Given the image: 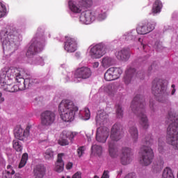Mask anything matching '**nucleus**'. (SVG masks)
<instances>
[{"label":"nucleus","mask_w":178,"mask_h":178,"mask_svg":"<svg viewBox=\"0 0 178 178\" xmlns=\"http://www.w3.org/2000/svg\"><path fill=\"white\" fill-rule=\"evenodd\" d=\"M131 109L138 118L139 124H140L141 127L144 130H147L149 127V122L145 113V101L143 95H137L134 98L131 104Z\"/></svg>","instance_id":"7ed1b4c3"},{"label":"nucleus","mask_w":178,"mask_h":178,"mask_svg":"<svg viewBox=\"0 0 178 178\" xmlns=\"http://www.w3.org/2000/svg\"><path fill=\"white\" fill-rule=\"evenodd\" d=\"M107 92H108V95H110V97H113V95H115L116 94L117 90H116V88H115V86H108Z\"/></svg>","instance_id":"a19ab883"},{"label":"nucleus","mask_w":178,"mask_h":178,"mask_svg":"<svg viewBox=\"0 0 178 178\" xmlns=\"http://www.w3.org/2000/svg\"><path fill=\"white\" fill-rule=\"evenodd\" d=\"M123 137V129L120 124H115L111 128L110 140L111 143L119 141Z\"/></svg>","instance_id":"4468645a"},{"label":"nucleus","mask_w":178,"mask_h":178,"mask_svg":"<svg viewBox=\"0 0 178 178\" xmlns=\"http://www.w3.org/2000/svg\"><path fill=\"white\" fill-rule=\"evenodd\" d=\"M5 6L0 3V18L5 15Z\"/></svg>","instance_id":"09e8293b"},{"label":"nucleus","mask_w":178,"mask_h":178,"mask_svg":"<svg viewBox=\"0 0 178 178\" xmlns=\"http://www.w3.org/2000/svg\"><path fill=\"white\" fill-rule=\"evenodd\" d=\"M162 178H175L173 175V171L170 168L167 167L163 171Z\"/></svg>","instance_id":"f704fd0d"},{"label":"nucleus","mask_w":178,"mask_h":178,"mask_svg":"<svg viewBox=\"0 0 178 178\" xmlns=\"http://www.w3.org/2000/svg\"><path fill=\"white\" fill-rule=\"evenodd\" d=\"M82 5L86 8H88L89 6H91V5H92V0H83Z\"/></svg>","instance_id":"49530a36"},{"label":"nucleus","mask_w":178,"mask_h":178,"mask_svg":"<svg viewBox=\"0 0 178 178\" xmlns=\"http://www.w3.org/2000/svg\"><path fill=\"white\" fill-rule=\"evenodd\" d=\"M86 151V147L84 146H81V147H79L78 149H77V154H78V156L79 158H81V156H83V155H84V152Z\"/></svg>","instance_id":"c03bdc74"},{"label":"nucleus","mask_w":178,"mask_h":178,"mask_svg":"<svg viewBox=\"0 0 178 178\" xmlns=\"http://www.w3.org/2000/svg\"><path fill=\"white\" fill-rule=\"evenodd\" d=\"M58 111L60 112V118L63 122H72L74 120V114L79 111V108L72 100L65 99L60 103Z\"/></svg>","instance_id":"0eeeda50"},{"label":"nucleus","mask_w":178,"mask_h":178,"mask_svg":"<svg viewBox=\"0 0 178 178\" xmlns=\"http://www.w3.org/2000/svg\"><path fill=\"white\" fill-rule=\"evenodd\" d=\"M108 155L111 158H118L119 156V149L116 147L115 142L108 141Z\"/></svg>","instance_id":"aec40b11"},{"label":"nucleus","mask_w":178,"mask_h":178,"mask_svg":"<svg viewBox=\"0 0 178 178\" xmlns=\"http://www.w3.org/2000/svg\"><path fill=\"white\" fill-rule=\"evenodd\" d=\"M15 81H22V73L17 68L13 67H4L0 71V80L1 81H8V80H13Z\"/></svg>","instance_id":"6e6552de"},{"label":"nucleus","mask_w":178,"mask_h":178,"mask_svg":"<svg viewBox=\"0 0 178 178\" xmlns=\"http://www.w3.org/2000/svg\"><path fill=\"white\" fill-rule=\"evenodd\" d=\"M115 56L119 60H128L130 58V49H122L120 51H116Z\"/></svg>","instance_id":"412c9836"},{"label":"nucleus","mask_w":178,"mask_h":178,"mask_svg":"<svg viewBox=\"0 0 178 178\" xmlns=\"http://www.w3.org/2000/svg\"><path fill=\"white\" fill-rule=\"evenodd\" d=\"M116 116L118 119L123 118V108L120 104L116 106Z\"/></svg>","instance_id":"ea45409f"},{"label":"nucleus","mask_w":178,"mask_h":178,"mask_svg":"<svg viewBox=\"0 0 178 178\" xmlns=\"http://www.w3.org/2000/svg\"><path fill=\"white\" fill-rule=\"evenodd\" d=\"M62 156H63V154H58V159L56 163L55 170L58 172V173H60V172H63V169L65 167V163H63V160H62Z\"/></svg>","instance_id":"b1692460"},{"label":"nucleus","mask_w":178,"mask_h":178,"mask_svg":"<svg viewBox=\"0 0 178 178\" xmlns=\"http://www.w3.org/2000/svg\"><path fill=\"white\" fill-rule=\"evenodd\" d=\"M92 154L101 156L102 155V146L93 143L91 147Z\"/></svg>","instance_id":"c85d7f7f"},{"label":"nucleus","mask_w":178,"mask_h":178,"mask_svg":"<svg viewBox=\"0 0 178 178\" xmlns=\"http://www.w3.org/2000/svg\"><path fill=\"white\" fill-rule=\"evenodd\" d=\"M43 155L47 161H52L55 156V152L51 148H49L44 152Z\"/></svg>","instance_id":"7c9ffc66"},{"label":"nucleus","mask_w":178,"mask_h":178,"mask_svg":"<svg viewBox=\"0 0 178 178\" xmlns=\"http://www.w3.org/2000/svg\"><path fill=\"white\" fill-rule=\"evenodd\" d=\"M106 54V46L99 43L90 49V55L92 59H99Z\"/></svg>","instance_id":"f8f14e48"},{"label":"nucleus","mask_w":178,"mask_h":178,"mask_svg":"<svg viewBox=\"0 0 178 178\" xmlns=\"http://www.w3.org/2000/svg\"><path fill=\"white\" fill-rule=\"evenodd\" d=\"M7 170H13V169H12V165H8L7 166Z\"/></svg>","instance_id":"680f3d73"},{"label":"nucleus","mask_w":178,"mask_h":178,"mask_svg":"<svg viewBox=\"0 0 178 178\" xmlns=\"http://www.w3.org/2000/svg\"><path fill=\"white\" fill-rule=\"evenodd\" d=\"M0 40L3 51H16L22 40L20 31L16 28H10L8 31H1Z\"/></svg>","instance_id":"f03ea898"},{"label":"nucleus","mask_w":178,"mask_h":178,"mask_svg":"<svg viewBox=\"0 0 178 178\" xmlns=\"http://www.w3.org/2000/svg\"><path fill=\"white\" fill-rule=\"evenodd\" d=\"M130 137L134 143H137L138 140V129L137 127L133 126L129 127V130Z\"/></svg>","instance_id":"a878e982"},{"label":"nucleus","mask_w":178,"mask_h":178,"mask_svg":"<svg viewBox=\"0 0 178 178\" xmlns=\"http://www.w3.org/2000/svg\"><path fill=\"white\" fill-rule=\"evenodd\" d=\"M154 136L152 135H148L145 139V144L140 147L139 152L140 159V162L144 166H148L152 163L154 161V150L151 148V145L154 144Z\"/></svg>","instance_id":"423d86ee"},{"label":"nucleus","mask_w":178,"mask_h":178,"mask_svg":"<svg viewBox=\"0 0 178 178\" xmlns=\"http://www.w3.org/2000/svg\"><path fill=\"white\" fill-rule=\"evenodd\" d=\"M104 79L106 80V81H112L115 80L111 68L107 70V71L105 72Z\"/></svg>","instance_id":"4c0bfd02"},{"label":"nucleus","mask_w":178,"mask_h":178,"mask_svg":"<svg viewBox=\"0 0 178 178\" xmlns=\"http://www.w3.org/2000/svg\"><path fill=\"white\" fill-rule=\"evenodd\" d=\"M92 74V72L88 67H81L75 70L73 74L69 73L67 74V79L66 81H69L70 80V77H72L71 81H73L74 83H79L81 80L90 79Z\"/></svg>","instance_id":"1a4fd4ad"},{"label":"nucleus","mask_w":178,"mask_h":178,"mask_svg":"<svg viewBox=\"0 0 178 178\" xmlns=\"http://www.w3.org/2000/svg\"><path fill=\"white\" fill-rule=\"evenodd\" d=\"M155 26H156V23L154 21H145L140 24L136 29V31L138 34L145 35L148 34V33H151L155 29Z\"/></svg>","instance_id":"ddd939ff"},{"label":"nucleus","mask_w":178,"mask_h":178,"mask_svg":"<svg viewBox=\"0 0 178 178\" xmlns=\"http://www.w3.org/2000/svg\"><path fill=\"white\" fill-rule=\"evenodd\" d=\"M163 147H165V142H163V138H159V152H163Z\"/></svg>","instance_id":"79ce46f5"},{"label":"nucleus","mask_w":178,"mask_h":178,"mask_svg":"<svg viewBox=\"0 0 178 178\" xmlns=\"http://www.w3.org/2000/svg\"><path fill=\"white\" fill-rule=\"evenodd\" d=\"M58 144L63 146L69 145V141L67 139H61L58 141Z\"/></svg>","instance_id":"3c124183"},{"label":"nucleus","mask_w":178,"mask_h":178,"mask_svg":"<svg viewBox=\"0 0 178 178\" xmlns=\"http://www.w3.org/2000/svg\"><path fill=\"white\" fill-rule=\"evenodd\" d=\"M162 9V2L160 0H156L152 8L153 13H159Z\"/></svg>","instance_id":"72a5a7b5"},{"label":"nucleus","mask_w":178,"mask_h":178,"mask_svg":"<svg viewBox=\"0 0 178 178\" xmlns=\"http://www.w3.org/2000/svg\"><path fill=\"white\" fill-rule=\"evenodd\" d=\"M64 49L66 52L72 54L77 51V41L73 38L65 36Z\"/></svg>","instance_id":"f3484780"},{"label":"nucleus","mask_w":178,"mask_h":178,"mask_svg":"<svg viewBox=\"0 0 178 178\" xmlns=\"http://www.w3.org/2000/svg\"><path fill=\"white\" fill-rule=\"evenodd\" d=\"M45 47V37H44V30L41 28H38L36 34L34 38L31 41L28 49L26 51V56L29 59V63L31 65H40V66H44L45 63H44V58L42 57H37L33 61H31V58L42 51Z\"/></svg>","instance_id":"f257e3e1"},{"label":"nucleus","mask_w":178,"mask_h":178,"mask_svg":"<svg viewBox=\"0 0 178 178\" xmlns=\"http://www.w3.org/2000/svg\"><path fill=\"white\" fill-rule=\"evenodd\" d=\"M67 170H70L72 169V168H73V164L72 163H69L67 166H66Z\"/></svg>","instance_id":"bf43d9fd"},{"label":"nucleus","mask_w":178,"mask_h":178,"mask_svg":"<svg viewBox=\"0 0 178 178\" xmlns=\"http://www.w3.org/2000/svg\"><path fill=\"white\" fill-rule=\"evenodd\" d=\"M108 115L105 112L98 113L95 119L96 124L98 126H103L104 124H106V123H108Z\"/></svg>","instance_id":"4be33fe9"},{"label":"nucleus","mask_w":178,"mask_h":178,"mask_svg":"<svg viewBox=\"0 0 178 178\" xmlns=\"http://www.w3.org/2000/svg\"><path fill=\"white\" fill-rule=\"evenodd\" d=\"M77 132L69 131L66 134V137L67 138H69L70 141H73L74 138L76 137V136H77Z\"/></svg>","instance_id":"37998d69"},{"label":"nucleus","mask_w":178,"mask_h":178,"mask_svg":"<svg viewBox=\"0 0 178 178\" xmlns=\"http://www.w3.org/2000/svg\"><path fill=\"white\" fill-rule=\"evenodd\" d=\"M92 65L93 69H97V67H99V63L98 62H95Z\"/></svg>","instance_id":"6e6d98bb"},{"label":"nucleus","mask_w":178,"mask_h":178,"mask_svg":"<svg viewBox=\"0 0 178 178\" xmlns=\"http://www.w3.org/2000/svg\"><path fill=\"white\" fill-rule=\"evenodd\" d=\"M1 90L6 91L7 92H16L17 91V86H15L12 83L8 84L6 81H1Z\"/></svg>","instance_id":"5701e85b"},{"label":"nucleus","mask_w":178,"mask_h":178,"mask_svg":"<svg viewBox=\"0 0 178 178\" xmlns=\"http://www.w3.org/2000/svg\"><path fill=\"white\" fill-rule=\"evenodd\" d=\"M134 76H136V77H139L141 80L144 79V72H138L136 73V69L134 68H129L125 72V75L123 78V81L125 84H130L131 83V80L133 79V77Z\"/></svg>","instance_id":"2eb2a0df"},{"label":"nucleus","mask_w":178,"mask_h":178,"mask_svg":"<svg viewBox=\"0 0 178 178\" xmlns=\"http://www.w3.org/2000/svg\"><path fill=\"white\" fill-rule=\"evenodd\" d=\"M168 122L170 124L167 129L166 143L178 150V114L170 112Z\"/></svg>","instance_id":"20e7f679"},{"label":"nucleus","mask_w":178,"mask_h":178,"mask_svg":"<svg viewBox=\"0 0 178 178\" xmlns=\"http://www.w3.org/2000/svg\"><path fill=\"white\" fill-rule=\"evenodd\" d=\"M152 92L154 95L157 101L166 105H170L169 92H168V82L166 80L154 79L152 82Z\"/></svg>","instance_id":"39448f33"},{"label":"nucleus","mask_w":178,"mask_h":178,"mask_svg":"<svg viewBox=\"0 0 178 178\" xmlns=\"http://www.w3.org/2000/svg\"><path fill=\"white\" fill-rule=\"evenodd\" d=\"M13 175H15V171L13 170H7V173L3 174V178H12Z\"/></svg>","instance_id":"a18cd8bd"},{"label":"nucleus","mask_w":178,"mask_h":178,"mask_svg":"<svg viewBox=\"0 0 178 178\" xmlns=\"http://www.w3.org/2000/svg\"><path fill=\"white\" fill-rule=\"evenodd\" d=\"M68 5L72 13H80V12H81V6H79V4H77L76 2L73 1H69Z\"/></svg>","instance_id":"cd10ccee"},{"label":"nucleus","mask_w":178,"mask_h":178,"mask_svg":"<svg viewBox=\"0 0 178 178\" xmlns=\"http://www.w3.org/2000/svg\"><path fill=\"white\" fill-rule=\"evenodd\" d=\"M28 159H29V154L27 153H24L22 156V159L19 164L18 168L19 169H22V168H24V166H26V163H27Z\"/></svg>","instance_id":"e433bc0d"},{"label":"nucleus","mask_w":178,"mask_h":178,"mask_svg":"<svg viewBox=\"0 0 178 178\" xmlns=\"http://www.w3.org/2000/svg\"><path fill=\"white\" fill-rule=\"evenodd\" d=\"M72 178H81V172H76L75 173Z\"/></svg>","instance_id":"4d7b16f0"},{"label":"nucleus","mask_w":178,"mask_h":178,"mask_svg":"<svg viewBox=\"0 0 178 178\" xmlns=\"http://www.w3.org/2000/svg\"><path fill=\"white\" fill-rule=\"evenodd\" d=\"M120 161L122 165H129L133 161V152L131 148L127 147H122Z\"/></svg>","instance_id":"dca6fc26"},{"label":"nucleus","mask_w":178,"mask_h":178,"mask_svg":"<svg viewBox=\"0 0 178 178\" xmlns=\"http://www.w3.org/2000/svg\"><path fill=\"white\" fill-rule=\"evenodd\" d=\"M13 178H22V175L20 174H15Z\"/></svg>","instance_id":"052dcab7"},{"label":"nucleus","mask_w":178,"mask_h":178,"mask_svg":"<svg viewBox=\"0 0 178 178\" xmlns=\"http://www.w3.org/2000/svg\"><path fill=\"white\" fill-rule=\"evenodd\" d=\"M108 137H109V129H108V128L102 127L97 128L96 140L98 143H102L103 144L106 143Z\"/></svg>","instance_id":"a211bd4d"},{"label":"nucleus","mask_w":178,"mask_h":178,"mask_svg":"<svg viewBox=\"0 0 178 178\" xmlns=\"http://www.w3.org/2000/svg\"><path fill=\"white\" fill-rule=\"evenodd\" d=\"M102 178H109V171L104 170Z\"/></svg>","instance_id":"864d4df0"},{"label":"nucleus","mask_w":178,"mask_h":178,"mask_svg":"<svg viewBox=\"0 0 178 178\" xmlns=\"http://www.w3.org/2000/svg\"><path fill=\"white\" fill-rule=\"evenodd\" d=\"M123 38L126 40V41H131V40H138L139 42L143 45V40L140 38H137L136 35H134V33L133 32L128 33L125 34Z\"/></svg>","instance_id":"c756f323"},{"label":"nucleus","mask_w":178,"mask_h":178,"mask_svg":"<svg viewBox=\"0 0 178 178\" xmlns=\"http://www.w3.org/2000/svg\"><path fill=\"white\" fill-rule=\"evenodd\" d=\"M98 19L99 20H105V19H106V13H103L99 14Z\"/></svg>","instance_id":"603ef678"},{"label":"nucleus","mask_w":178,"mask_h":178,"mask_svg":"<svg viewBox=\"0 0 178 178\" xmlns=\"http://www.w3.org/2000/svg\"><path fill=\"white\" fill-rule=\"evenodd\" d=\"M5 102V97H2V92H0V104Z\"/></svg>","instance_id":"13d9d810"},{"label":"nucleus","mask_w":178,"mask_h":178,"mask_svg":"<svg viewBox=\"0 0 178 178\" xmlns=\"http://www.w3.org/2000/svg\"><path fill=\"white\" fill-rule=\"evenodd\" d=\"M95 17L92 15V12L90 10L83 11L79 17V22L82 24H91Z\"/></svg>","instance_id":"6ab92c4d"},{"label":"nucleus","mask_w":178,"mask_h":178,"mask_svg":"<svg viewBox=\"0 0 178 178\" xmlns=\"http://www.w3.org/2000/svg\"><path fill=\"white\" fill-rule=\"evenodd\" d=\"M40 118L42 126H43V127H45L46 129H48L51 127V124H54V123H55L56 115H55V113L51 111H46L41 114Z\"/></svg>","instance_id":"9b49d317"},{"label":"nucleus","mask_w":178,"mask_h":178,"mask_svg":"<svg viewBox=\"0 0 178 178\" xmlns=\"http://www.w3.org/2000/svg\"><path fill=\"white\" fill-rule=\"evenodd\" d=\"M149 106L152 112H156V111L158 110V106H155V104L154 102H150Z\"/></svg>","instance_id":"8fccbe9b"},{"label":"nucleus","mask_w":178,"mask_h":178,"mask_svg":"<svg viewBox=\"0 0 178 178\" xmlns=\"http://www.w3.org/2000/svg\"><path fill=\"white\" fill-rule=\"evenodd\" d=\"M111 73H113V76L114 77V80H118L119 77H120V74L123 73L122 69L119 67H111Z\"/></svg>","instance_id":"473e14b6"},{"label":"nucleus","mask_w":178,"mask_h":178,"mask_svg":"<svg viewBox=\"0 0 178 178\" xmlns=\"http://www.w3.org/2000/svg\"><path fill=\"white\" fill-rule=\"evenodd\" d=\"M85 116L83 118L84 120H88L91 116V114L90 113V109L85 108Z\"/></svg>","instance_id":"de8ad7c7"},{"label":"nucleus","mask_w":178,"mask_h":178,"mask_svg":"<svg viewBox=\"0 0 178 178\" xmlns=\"http://www.w3.org/2000/svg\"><path fill=\"white\" fill-rule=\"evenodd\" d=\"M163 168V160L159 159L153 163L152 170L154 173H158V172H161V170H162Z\"/></svg>","instance_id":"bb28decb"},{"label":"nucleus","mask_w":178,"mask_h":178,"mask_svg":"<svg viewBox=\"0 0 178 178\" xmlns=\"http://www.w3.org/2000/svg\"><path fill=\"white\" fill-rule=\"evenodd\" d=\"M35 131V129L31 125H28L24 130L20 127H16L14 129V136L17 140L26 141L29 136H34Z\"/></svg>","instance_id":"9d476101"},{"label":"nucleus","mask_w":178,"mask_h":178,"mask_svg":"<svg viewBox=\"0 0 178 178\" xmlns=\"http://www.w3.org/2000/svg\"><path fill=\"white\" fill-rule=\"evenodd\" d=\"M171 95H175V92H176V86L175 84H172L171 86Z\"/></svg>","instance_id":"5fc2aeb1"},{"label":"nucleus","mask_w":178,"mask_h":178,"mask_svg":"<svg viewBox=\"0 0 178 178\" xmlns=\"http://www.w3.org/2000/svg\"><path fill=\"white\" fill-rule=\"evenodd\" d=\"M13 147L17 152H22L23 151V146L20 141H19V139H15L13 141Z\"/></svg>","instance_id":"c9c22d12"},{"label":"nucleus","mask_w":178,"mask_h":178,"mask_svg":"<svg viewBox=\"0 0 178 178\" xmlns=\"http://www.w3.org/2000/svg\"><path fill=\"white\" fill-rule=\"evenodd\" d=\"M112 63H113V58L111 57H104L102 60V66L106 69L112 66Z\"/></svg>","instance_id":"2f4dec72"},{"label":"nucleus","mask_w":178,"mask_h":178,"mask_svg":"<svg viewBox=\"0 0 178 178\" xmlns=\"http://www.w3.org/2000/svg\"><path fill=\"white\" fill-rule=\"evenodd\" d=\"M22 80H21L20 81V79L18 78V81H17V83H22V81H23V83L24 85V86L26 87V86H28V87H30L33 83V79H30L29 78L24 79L23 78V75H22Z\"/></svg>","instance_id":"58836bf2"},{"label":"nucleus","mask_w":178,"mask_h":178,"mask_svg":"<svg viewBox=\"0 0 178 178\" xmlns=\"http://www.w3.org/2000/svg\"><path fill=\"white\" fill-rule=\"evenodd\" d=\"M34 176L35 178H42L45 175V167L44 165H38L33 170Z\"/></svg>","instance_id":"393cba45"}]
</instances>
